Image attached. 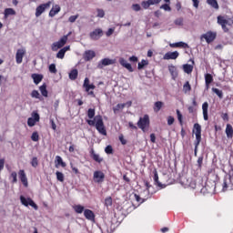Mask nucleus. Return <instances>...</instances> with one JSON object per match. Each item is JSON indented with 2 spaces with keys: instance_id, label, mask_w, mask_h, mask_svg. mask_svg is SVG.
I'll return each mask as SVG.
<instances>
[{
  "instance_id": "obj_1",
  "label": "nucleus",
  "mask_w": 233,
  "mask_h": 233,
  "mask_svg": "<svg viewBox=\"0 0 233 233\" xmlns=\"http://www.w3.org/2000/svg\"><path fill=\"white\" fill-rule=\"evenodd\" d=\"M87 117L89 120H86V123L89 127H96L99 134L106 136V128L105 127V122H103V116L101 115L96 116V109L89 108L87 110Z\"/></svg>"
},
{
  "instance_id": "obj_2",
  "label": "nucleus",
  "mask_w": 233,
  "mask_h": 233,
  "mask_svg": "<svg viewBox=\"0 0 233 233\" xmlns=\"http://www.w3.org/2000/svg\"><path fill=\"white\" fill-rule=\"evenodd\" d=\"M217 23L218 25H219L223 30V32H225L226 34L228 33L229 29L228 26H232L233 25V16L230 18H225V16L223 15H218L217 17Z\"/></svg>"
},
{
  "instance_id": "obj_3",
  "label": "nucleus",
  "mask_w": 233,
  "mask_h": 233,
  "mask_svg": "<svg viewBox=\"0 0 233 233\" xmlns=\"http://www.w3.org/2000/svg\"><path fill=\"white\" fill-rule=\"evenodd\" d=\"M70 35H72V31H70L67 35L62 36L59 41L53 43L51 46L53 52H57L59 48H63V46L66 45V41H68V37H70Z\"/></svg>"
},
{
  "instance_id": "obj_4",
  "label": "nucleus",
  "mask_w": 233,
  "mask_h": 233,
  "mask_svg": "<svg viewBox=\"0 0 233 233\" xmlns=\"http://www.w3.org/2000/svg\"><path fill=\"white\" fill-rule=\"evenodd\" d=\"M137 125L138 128L142 130V132H147V130L150 128V116H148V115H145L144 116L139 118Z\"/></svg>"
},
{
  "instance_id": "obj_5",
  "label": "nucleus",
  "mask_w": 233,
  "mask_h": 233,
  "mask_svg": "<svg viewBox=\"0 0 233 233\" xmlns=\"http://www.w3.org/2000/svg\"><path fill=\"white\" fill-rule=\"evenodd\" d=\"M217 37H218V33H216L214 31H208L207 33L200 35L201 41H203V39H205V41H206V43H208V45H210V43H214V41H216Z\"/></svg>"
},
{
  "instance_id": "obj_6",
  "label": "nucleus",
  "mask_w": 233,
  "mask_h": 233,
  "mask_svg": "<svg viewBox=\"0 0 233 233\" xmlns=\"http://www.w3.org/2000/svg\"><path fill=\"white\" fill-rule=\"evenodd\" d=\"M20 201L24 207H32L35 210H39L37 204H35L30 198H26L24 196H20Z\"/></svg>"
},
{
  "instance_id": "obj_7",
  "label": "nucleus",
  "mask_w": 233,
  "mask_h": 233,
  "mask_svg": "<svg viewBox=\"0 0 233 233\" xmlns=\"http://www.w3.org/2000/svg\"><path fill=\"white\" fill-rule=\"evenodd\" d=\"M222 190H233V176L226 177L223 180Z\"/></svg>"
},
{
  "instance_id": "obj_8",
  "label": "nucleus",
  "mask_w": 233,
  "mask_h": 233,
  "mask_svg": "<svg viewBox=\"0 0 233 233\" xmlns=\"http://www.w3.org/2000/svg\"><path fill=\"white\" fill-rule=\"evenodd\" d=\"M193 133L196 136L195 142H197V145H199V143H201V125H199L198 123L194 124Z\"/></svg>"
},
{
  "instance_id": "obj_9",
  "label": "nucleus",
  "mask_w": 233,
  "mask_h": 233,
  "mask_svg": "<svg viewBox=\"0 0 233 233\" xmlns=\"http://www.w3.org/2000/svg\"><path fill=\"white\" fill-rule=\"evenodd\" d=\"M31 116L32 117L27 119V125L28 127H35V123H39V119H41L39 113H37V111H34Z\"/></svg>"
},
{
  "instance_id": "obj_10",
  "label": "nucleus",
  "mask_w": 233,
  "mask_h": 233,
  "mask_svg": "<svg viewBox=\"0 0 233 233\" xmlns=\"http://www.w3.org/2000/svg\"><path fill=\"white\" fill-rule=\"evenodd\" d=\"M52 5V2H47L46 4H41L36 7L35 10V17H40V15L45 12V10H47V8H50Z\"/></svg>"
},
{
  "instance_id": "obj_11",
  "label": "nucleus",
  "mask_w": 233,
  "mask_h": 233,
  "mask_svg": "<svg viewBox=\"0 0 233 233\" xmlns=\"http://www.w3.org/2000/svg\"><path fill=\"white\" fill-rule=\"evenodd\" d=\"M90 39L93 41H99L103 37V29L96 28L89 34Z\"/></svg>"
},
{
  "instance_id": "obj_12",
  "label": "nucleus",
  "mask_w": 233,
  "mask_h": 233,
  "mask_svg": "<svg viewBox=\"0 0 233 233\" xmlns=\"http://www.w3.org/2000/svg\"><path fill=\"white\" fill-rule=\"evenodd\" d=\"M93 179L95 183H103V181H105V173H103V171H95Z\"/></svg>"
},
{
  "instance_id": "obj_13",
  "label": "nucleus",
  "mask_w": 233,
  "mask_h": 233,
  "mask_svg": "<svg viewBox=\"0 0 233 233\" xmlns=\"http://www.w3.org/2000/svg\"><path fill=\"white\" fill-rule=\"evenodd\" d=\"M162 0H147V1H143L141 3V6L144 8V10H148V8H150V6H152L153 5H159V3H161Z\"/></svg>"
},
{
  "instance_id": "obj_14",
  "label": "nucleus",
  "mask_w": 233,
  "mask_h": 233,
  "mask_svg": "<svg viewBox=\"0 0 233 233\" xmlns=\"http://www.w3.org/2000/svg\"><path fill=\"white\" fill-rule=\"evenodd\" d=\"M18 177L24 187H28V178L26 177V173H25V169H20L18 171Z\"/></svg>"
},
{
  "instance_id": "obj_15",
  "label": "nucleus",
  "mask_w": 233,
  "mask_h": 233,
  "mask_svg": "<svg viewBox=\"0 0 233 233\" xmlns=\"http://www.w3.org/2000/svg\"><path fill=\"white\" fill-rule=\"evenodd\" d=\"M25 54H26L25 49H17L15 54V61L17 65H21V63H23V57H25Z\"/></svg>"
},
{
  "instance_id": "obj_16",
  "label": "nucleus",
  "mask_w": 233,
  "mask_h": 233,
  "mask_svg": "<svg viewBox=\"0 0 233 233\" xmlns=\"http://www.w3.org/2000/svg\"><path fill=\"white\" fill-rule=\"evenodd\" d=\"M83 86L86 88V92H90V90H94L96 88L94 84H90V79H88V77L85 78Z\"/></svg>"
},
{
  "instance_id": "obj_17",
  "label": "nucleus",
  "mask_w": 233,
  "mask_h": 233,
  "mask_svg": "<svg viewBox=\"0 0 233 233\" xmlns=\"http://www.w3.org/2000/svg\"><path fill=\"white\" fill-rule=\"evenodd\" d=\"M177 57H179V53L177 51L167 52L164 55V59L166 60L177 59Z\"/></svg>"
},
{
  "instance_id": "obj_18",
  "label": "nucleus",
  "mask_w": 233,
  "mask_h": 233,
  "mask_svg": "<svg viewBox=\"0 0 233 233\" xmlns=\"http://www.w3.org/2000/svg\"><path fill=\"white\" fill-rule=\"evenodd\" d=\"M89 154L92 159L96 161V163H103V157H101L98 154H96L94 148H91V150L89 151Z\"/></svg>"
},
{
  "instance_id": "obj_19",
  "label": "nucleus",
  "mask_w": 233,
  "mask_h": 233,
  "mask_svg": "<svg viewBox=\"0 0 233 233\" xmlns=\"http://www.w3.org/2000/svg\"><path fill=\"white\" fill-rule=\"evenodd\" d=\"M84 216L86 219H88L89 221H94L96 219V215L94 214V211L90 209H85Z\"/></svg>"
},
{
  "instance_id": "obj_20",
  "label": "nucleus",
  "mask_w": 233,
  "mask_h": 233,
  "mask_svg": "<svg viewBox=\"0 0 233 233\" xmlns=\"http://www.w3.org/2000/svg\"><path fill=\"white\" fill-rule=\"evenodd\" d=\"M119 63L121 66H124V68H127L128 72H134V68H132V65L128 64V62H127L125 58L123 57L119 58Z\"/></svg>"
},
{
  "instance_id": "obj_21",
  "label": "nucleus",
  "mask_w": 233,
  "mask_h": 233,
  "mask_svg": "<svg viewBox=\"0 0 233 233\" xmlns=\"http://www.w3.org/2000/svg\"><path fill=\"white\" fill-rule=\"evenodd\" d=\"M202 112H203L204 121H208V102H204L202 104Z\"/></svg>"
},
{
  "instance_id": "obj_22",
  "label": "nucleus",
  "mask_w": 233,
  "mask_h": 233,
  "mask_svg": "<svg viewBox=\"0 0 233 233\" xmlns=\"http://www.w3.org/2000/svg\"><path fill=\"white\" fill-rule=\"evenodd\" d=\"M61 12V6L55 5L49 12V17H56Z\"/></svg>"
},
{
  "instance_id": "obj_23",
  "label": "nucleus",
  "mask_w": 233,
  "mask_h": 233,
  "mask_svg": "<svg viewBox=\"0 0 233 233\" xmlns=\"http://www.w3.org/2000/svg\"><path fill=\"white\" fill-rule=\"evenodd\" d=\"M96 57V52L92 50H87L84 54V60L85 61H92V59Z\"/></svg>"
},
{
  "instance_id": "obj_24",
  "label": "nucleus",
  "mask_w": 233,
  "mask_h": 233,
  "mask_svg": "<svg viewBox=\"0 0 233 233\" xmlns=\"http://www.w3.org/2000/svg\"><path fill=\"white\" fill-rule=\"evenodd\" d=\"M108 65H114V60L110 58H104L98 64V68H103V66H108Z\"/></svg>"
},
{
  "instance_id": "obj_25",
  "label": "nucleus",
  "mask_w": 233,
  "mask_h": 233,
  "mask_svg": "<svg viewBox=\"0 0 233 233\" xmlns=\"http://www.w3.org/2000/svg\"><path fill=\"white\" fill-rule=\"evenodd\" d=\"M169 46L171 48H188V44L185 42H177V43L170 44Z\"/></svg>"
},
{
  "instance_id": "obj_26",
  "label": "nucleus",
  "mask_w": 233,
  "mask_h": 233,
  "mask_svg": "<svg viewBox=\"0 0 233 233\" xmlns=\"http://www.w3.org/2000/svg\"><path fill=\"white\" fill-rule=\"evenodd\" d=\"M185 185L188 188H193V189H196V187H198V183H196L194 178H190V177L187 179V182L185 183Z\"/></svg>"
},
{
  "instance_id": "obj_27",
  "label": "nucleus",
  "mask_w": 233,
  "mask_h": 233,
  "mask_svg": "<svg viewBox=\"0 0 233 233\" xmlns=\"http://www.w3.org/2000/svg\"><path fill=\"white\" fill-rule=\"evenodd\" d=\"M32 79L34 80L35 85H39L43 81V75L40 74H32Z\"/></svg>"
},
{
  "instance_id": "obj_28",
  "label": "nucleus",
  "mask_w": 233,
  "mask_h": 233,
  "mask_svg": "<svg viewBox=\"0 0 233 233\" xmlns=\"http://www.w3.org/2000/svg\"><path fill=\"white\" fill-rule=\"evenodd\" d=\"M226 135L228 139H232L233 137V127L232 125L227 124L226 126Z\"/></svg>"
},
{
  "instance_id": "obj_29",
  "label": "nucleus",
  "mask_w": 233,
  "mask_h": 233,
  "mask_svg": "<svg viewBox=\"0 0 233 233\" xmlns=\"http://www.w3.org/2000/svg\"><path fill=\"white\" fill-rule=\"evenodd\" d=\"M213 81H214V76H212L208 73L205 75V83H206L207 88H208L210 86V85L213 83Z\"/></svg>"
},
{
  "instance_id": "obj_30",
  "label": "nucleus",
  "mask_w": 233,
  "mask_h": 233,
  "mask_svg": "<svg viewBox=\"0 0 233 233\" xmlns=\"http://www.w3.org/2000/svg\"><path fill=\"white\" fill-rule=\"evenodd\" d=\"M39 90L43 97H48V90L46 89V83H44L42 86H40Z\"/></svg>"
},
{
  "instance_id": "obj_31",
  "label": "nucleus",
  "mask_w": 233,
  "mask_h": 233,
  "mask_svg": "<svg viewBox=\"0 0 233 233\" xmlns=\"http://www.w3.org/2000/svg\"><path fill=\"white\" fill-rule=\"evenodd\" d=\"M77 76H79L77 69H73L69 73V79H71V81H76V79H77Z\"/></svg>"
},
{
  "instance_id": "obj_32",
  "label": "nucleus",
  "mask_w": 233,
  "mask_h": 233,
  "mask_svg": "<svg viewBox=\"0 0 233 233\" xmlns=\"http://www.w3.org/2000/svg\"><path fill=\"white\" fill-rule=\"evenodd\" d=\"M208 5H209L215 10H219V5L218 4V0H207Z\"/></svg>"
},
{
  "instance_id": "obj_33",
  "label": "nucleus",
  "mask_w": 233,
  "mask_h": 233,
  "mask_svg": "<svg viewBox=\"0 0 233 233\" xmlns=\"http://www.w3.org/2000/svg\"><path fill=\"white\" fill-rule=\"evenodd\" d=\"M183 70L186 74H192V71L194 70V66L192 65L185 64L183 66Z\"/></svg>"
},
{
  "instance_id": "obj_34",
  "label": "nucleus",
  "mask_w": 233,
  "mask_h": 233,
  "mask_svg": "<svg viewBox=\"0 0 233 233\" xmlns=\"http://www.w3.org/2000/svg\"><path fill=\"white\" fill-rule=\"evenodd\" d=\"M31 97L35 99H39V101H43V96H41V94H39V91L37 90H33L31 92Z\"/></svg>"
},
{
  "instance_id": "obj_35",
  "label": "nucleus",
  "mask_w": 233,
  "mask_h": 233,
  "mask_svg": "<svg viewBox=\"0 0 233 233\" xmlns=\"http://www.w3.org/2000/svg\"><path fill=\"white\" fill-rule=\"evenodd\" d=\"M192 90V86H190V82L187 81L183 86L184 94H188Z\"/></svg>"
},
{
  "instance_id": "obj_36",
  "label": "nucleus",
  "mask_w": 233,
  "mask_h": 233,
  "mask_svg": "<svg viewBox=\"0 0 233 233\" xmlns=\"http://www.w3.org/2000/svg\"><path fill=\"white\" fill-rule=\"evenodd\" d=\"M127 106V104H117L115 107H113L114 114H117L119 110H123Z\"/></svg>"
},
{
  "instance_id": "obj_37",
  "label": "nucleus",
  "mask_w": 233,
  "mask_h": 233,
  "mask_svg": "<svg viewBox=\"0 0 233 233\" xmlns=\"http://www.w3.org/2000/svg\"><path fill=\"white\" fill-rule=\"evenodd\" d=\"M74 210L75 212H76V214H83V212H85V207L81 205H76L74 207Z\"/></svg>"
},
{
  "instance_id": "obj_38",
  "label": "nucleus",
  "mask_w": 233,
  "mask_h": 233,
  "mask_svg": "<svg viewBox=\"0 0 233 233\" xmlns=\"http://www.w3.org/2000/svg\"><path fill=\"white\" fill-rule=\"evenodd\" d=\"M163 108V102L161 101H157L154 105V110L155 112H159Z\"/></svg>"
},
{
  "instance_id": "obj_39",
  "label": "nucleus",
  "mask_w": 233,
  "mask_h": 233,
  "mask_svg": "<svg viewBox=\"0 0 233 233\" xmlns=\"http://www.w3.org/2000/svg\"><path fill=\"white\" fill-rule=\"evenodd\" d=\"M8 15H15V10L12 8H5V17H8Z\"/></svg>"
},
{
  "instance_id": "obj_40",
  "label": "nucleus",
  "mask_w": 233,
  "mask_h": 233,
  "mask_svg": "<svg viewBox=\"0 0 233 233\" xmlns=\"http://www.w3.org/2000/svg\"><path fill=\"white\" fill-rule=\"evenodd\" d=\"M56 175L57 181H60V183H63L65 181V175L61 171H56Z\"/></svg>"
},
{
  "instance_id": "obj_41",
  "label": "nucleus",
  "mask_w": 233,
  "mask_h": 233,
  "mask_svg": "<svg viewBox=\"0 0 233 233\" xmlns=\"http://www.w3.org/2000/svg\"><path fill=\"white\" fill-rule=\"evenodd\" d=\"M148 65V61L147 60H141V62L138 63L137 68L138 70H143V68H145V66H147Z\"/></svg>"
},
{
  "instance_id": "obj_42",
  "label": "nucleus",
  "mask_w": 233,
  "mask_h": 233,
  "mask_svg": "<svg viewBox=\"0 0 233 233\" xmlns=\"http://www.w3.org/2000/svg\"><path fill=\"white\" fill-rule=\"evenodd\" d=\"M177 119L180 127H183V115L181 114V111H179V109H177Z\"/></svg>"
},
{
  "instance_id": "obj_43",
  "label": "nucleus",
  "mask_w": 233,
  "mask_h": 233,
  "mask_svg": "<svg viewBox=\"0 0 233 233\" xmlns=\"http://www.w3.org/2000/svg\"><path fill=\"white\" fill-rule=\"evenodd\" d=\"M161 10H165V12H172V7H170V4H164L160 6Z\"/></svg>"
},
{
  "instance_id": "obj_44",
  "label": "nucleus",
  "mask_w": 233,
  "mask_h": 233,
  "mask_svg": "<svg viewBox=\"0 0 233 233\" xmlns=\"http://www.w3.org/2000/svg\"><path fill=\"white\" fill-rule=\"evenodd\" d=\"M39 165V160L37 159V157H34L32 158V161H31V166L34 167V168H37Z\"/></svg>"
},
{
  "instance_id": "obj_45",
  "label": "nucleus",
  "mask_w": 233,
  "mask_h": 233,
  "mask_svg": "<svg viewBox=\"0 0 233 233\" xmlns=\"http://www.w3.org/2000/svg\"><path fill=\"white\" fill-rule=\"evenodd\" d=\"M169 72H170L171 76H173V77H177V70L176 69V66H171L169 67Z\"/></svg>"
},
{
  "instance_id": "obj_46",
  "label": "nucleus",
  "mask_w": 233,
  "mask_h": 233,
  "mask_svg": "<svg viewBox=\"0 0 233 233\" xmlns=\"http://www.w3.org/2000/svg\"><path fill=\"white\" fill-rule=\"evenodd\" d=\"M57 165H61L63 167H66V163L63 161V158L60 156L56 157Z\"/></svg>"
},
{
  "instance_id": "obj_47",
  "label": "nucleus",
  "mask_w": 233,
  "mask_h": 233,
  "mask_svg": "<svg viewBox=\"0 0 233 233\" xmlns=\"http://www.w3.org/2000/svg\"><path fill=\"white\" fill-rule=\"evenodd\" d=\"M154 181L157 185V187H161V182H159V176L157 175V171L154 172Z\"/></svg>"
},
{
  "instance_id": "obj_48",
  "label": "nucleus",
  "mask_w": 233,
  "mask_h": 233,
  "mask_svg": "<svg viewBox=\"0 0 233 233\" xmlns=\"http://www.w3.org/2000/svg\"><path fill=\"white\" fill-rule=\"evenodd\" d=\"M31 139L32 141H35V142L39 141V133H37V131L33 132L31 136Z\"/></svg>"
},
{
  "instance_id": "obj_49",
  "label": "nucleus",
  "mask_w": 233,
  "mask_h": 233,
  "mask_svg": "<svg viewBox=\"0 0 233 233\" xmlns=\"http://www.w3.org/2000/svg\"><path fill=\"white\" fill-rule=\"evenodd\" d=\"M10 177H12V183L15 184L17 183V173L15 171H13L10 175Z\"/></svg>"
},
{
  "instance_id": "obj_50",
  "label": "nucleus",
  "mask_w": 233,
  "mask_h": 233,
  "mask_svg": "<svg viewBox=\"0 0 233 233\" xmlns=\"http://www.w3.org/2000/svg\"><path fill=\"white\" fill-rule=\"evenodd\" d=\"M214 94L218 95L219 99H223V91L218 89V88H213L212 89Z\"/></svg>"
},
{
  "instance_id": "obj_51",
  "label": "nucleus",
  "mask_w": 233,
  "mask_h": 233,
  "mask_svg": "<svg viewBox=\"0 0 233 233\" xmlns=\"http://www.w3.org/2000/svg\"><path fill=\"white\" fill-rule=\"evenodd\" d=\"M49 72L51 74H57V68L56 67V64H51L49 66Z\"/></svg>"
},
{
  "instance_id": "obj_52",
  "label": "nucleus",
  "mask_w": 233,
  "mask_h": 233,
  "mask_svg": "<svg viewBox=\"0 0 233 233\" xmlns=\"http://www.w3.org/2000/svg\"><path fill=\"white\" fill-rule=\"evenodd\" d=\"M65 50H63V49H60L59 51H58V53L56 54V57L58 58V59H64L65 58Z\"/></svg>"
},
{
  "instance_id": "obj_53",
  "label": "nucleus",
  "mask_w": 233,
  "mask_h": 233,
  "mask_svg": "<svg viewBox=\"0 0 233 233\" xmlns=\"http://www.w3.org/2000/svg\"><path fill=\"white\" fill-rule=\"evenodd\" d=\"M105 206L106 207H112V197H107L105 199Z\"/></svg>"
},
{
  "instance_id": "obj_54",
  "label": "nucleus",
  "mask_w": 233,
  "mask_h": 233,
  "mask_svg": "<svg viewBox=\"0 0 233 233\" xmlns=\"http://www.w3.org/2000/svg\"><path fill=\"white\" fill-rule=\"evenodd\" d=\"M96 12H97L96 17H100V18L105 17V10L97 8Z\"/></svg>"
},
{
  "instance_id": "obj_55",
  "label": "nucleus",
  "mask_w": 233,
  "mask_h": 233,
  "mask_svg": "<svg viewBox=\"0 0 233 233\" xmlns=\"http://www.w3.org/2000/svg\"><path fill=\"white\" fill-rule=\"evenodd\" d=\"M106 154H114V148L112 146H106L105 148Z\"/></svg>"
},
{
  "instance_id": "obj_56",
  "label": "nucleus",
  "mask_w": 233,
  "mask_h": 233,
  "mask_svg": "<svg viewBox=\"0 0 233 233\" xmlns=\"http://www.w3.org/2000/svg\"><path fill=\"white\" fill-rule=\"evenodd\" d=\"M79 18V15H71L68 18L69 23H76V20H77Z\"/></svg>"
},
{
  "instance_id": "obj_57",
  "label": "nucleus",
  "mask_w": 233,
  "mask_h": 233,
  "mask_svg": "<svg viewBox=\"0 0 233 233\" xmlns=\"http://www.w3.org/2000/svg\"><path fill=\"white\" fill-rule=\"evenodd\" d=\"M174 121H176V119L174 118V116H169L167 117V125H168L169 127L172 126V125H174Z\"/></svg>"
},
{
  "instance_id": "obj_58",
  "label": "nucleus",
  "mask_w": 233,
  "mask_h": 233,
  "mask_svg": "<svg viewBox=\"0 0 233 233\" xmlns=\"http://www.w3.org/2000/svg\"><path fill=\"white\" fill-rule=\"evenodd\" d=\"M175 25L177 26H183V18H177L175 20Z\"/></svg>"
},
{
  "instance_id": "obj_59",
  "label": "nucleus",
  "mask_w": 233,
  "mask_h": 233,
  "mask_svg": "<svg viewBox=\"0 0 233 233\" xmlns=\"http://www.w3.org/2000/svg\"><path fill=\"white\" fill-rule=\"evenodd\" d=\"M132 8L135 12H139V10H141V5H139V4H134Z\"/></svg>"
},
{
  "instance_id": "obj_60",
  "label": "nucleus",
  "mask_w": 233,
  "mask_h": 233,
  "mask_svg": "<svg viewBox=\"0 0 233 233\" xmlns=\"http://www.w3.org/2000/svg\"><path fill=\"white\" fill-rule=\"evenodd\" d=\"M118 139L122 145H127V139H125V137L123 135H120L118 137Z\"/></svg>"
},
{
  "instance_id": "obj_61",
  "label": "nucleus",
  "mask_w": 233,
  "mask_h": 233,
  "mask_svg": "<svg viewBox=\"0 0 233 233\" xmlns=\"http://www.w3.org/2000/svg\"><path fill=\"white\" fill-rule=\"evenodd\" d=\"M198 168H201V167H203V156L198 158Z\"/></svg>"
},
{
  "instance_id": "obj_62",
  "label": "nucleus",
  "mask_w": 233,
  "mask_h": 233,
  "mask_svg": "<svg viewBox=\"0 0 233 233\" xmlns=\"http://www.w3.org/2000/svg\"><path fill=\"white\" fill-rule=\"evenodd\" d=\"M114 28H109L107 31H106V35L107 36V37H110V35H112V34H114Z\"/></svg>"
},
{
  "instance_id": "obj_63",
  "label": "nucleus",
  "mask_w": 233,
  "mask_h": 233,
  "mask_svg": "<svg viewBox=\"0 0 233 233\" xmlns=\"http://www.w3.org/2000/svg\"><path fill=\"white\" fill-rule=\"evenodd\" d=\"M187 110H188L189 114H194V112H196V107L194 106H189L187 107Z\"/></svg>"
},
{
  "instance_id": "obj_64",
  "label": "nucleus",
  "mask_w": 233,
  "mask_h": 233,
  "mask_svg": "<svg viewBox=\"0 0 233 233\" xmlns=\"http://www.w3.org/2000/svg\"><path fill=\"white\" fill-rule=\"evenodd\" d=\"M71 165V170H73L74 174H79V169L76 167H74V164Z\"/></svg>"
}]
</instances>
